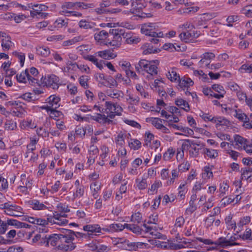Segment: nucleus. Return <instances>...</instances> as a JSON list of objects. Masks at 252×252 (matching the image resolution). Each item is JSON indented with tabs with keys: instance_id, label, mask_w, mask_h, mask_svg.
I'll use <instances>...</instances> for the list:
<instances>
[{
	"instance_id": "obj_10",
	"label": "nucleus",
	"mask_w": 252,
	"mask_h": 252,
	"mask_svg": "<svg viewBox=\"0 0 252 252\" xmlns=\"http://www.w3.org/2000/svg\"><path fill=\"white\" fill-rule=\"evenodd\" d=\"M215 58V55L212 52H206L201 56V60L198 62V66L201 68L208 67L210 65L212 60Z\"/></svg>"
},
{
	"instance_id": "obj_21",
	"label": "nucleus",
	"mask_w": 252,
	"mask_h": 252,
	"mask_svg": "<svg viewBox=\"0 0 252 252\" xmlns=\"http://www.w3.org/2000/svg\"><path fill=\"white\" fill-rule=\"evenodd\" d=\"M60 98L56 95H51L46 99V103L53 109H57L60 106Z\"/></svg>"
},
{
	"instance_id": "obj_43",
	"label": "nucleus",
	"mask_w": 252,
	"mask_h": 252,
	"mask_svg": "<svg viewBox=\"0 0 252 252\" xmlns=\"http://www.w3.org/2000/svg\"><path fill=\"white\" fill-rule=\"evenodd\" d=\"M252 168H249L248 169L242 170L241 179L246 180L248 182H252Z\"/></svg>"
},
{
	"instance_id": "obj_11",
	"label": "nucleus",
	"mask_w": 252,
	"mask_h": 252,
	"mask_svg": "<svg viewBox=\"0 0 252 252\" xmlns=\"http://www.w3.org/2000/svg\"><path fill=\"white\" fill-rule=\"evenodd\" d=\"M0 37L1 39V46L4 51L14 46V44L11 40V37L5 32L0 31Z\"/></svg>"
},
{
	"instance_id": "obj_59",
	"label": "nucleus",
	"mask_w": 252,
	"mask_h": 252,
	"mask_svg": "<svg viewBox=\"0 0 252 252\" xmlns=\"http://www.w3.org/2000/svg\"><path fill=\"white\" fill-rule=\"evenodd\" d=\"M238 71L241 73H252V64L245 63L241 65Z\"/></svg>"
},
{
	"instance_id": "obj_54",
	"label": "nucleus",
	"mask_w": 252,
	"mask_h": 252,
	"mask_svg": "<svg viewBox=\"0 0 252 252\" xmlns=\"http://www.w3.org/2000/svg\"><path fill=\"white\" fill-rule=\"evenodd\" d=\"M155 135L151 132L148 131L145 133L144 137V145L146 146H149L151 145L152 142L155 140Z\"/></svg>"
},
{
	"instance_id": "obj_8",
	"label": "nucleus",
	"mask_w": 252,
	"mask_h": 252,
	"mask_svg": "<svg viewBox=\"0 0 252 252\" xmlns=\"http://www.w3.org/2000/svg\"><path fill=\"white\" fill-rule=\"evenodd\" d=\"M202 189H205V188L204 187V184L202 182L198 181L196 182L193 187L192 188V191L195 193L193 194L191 196V200L190 201V207L187 209L186 212L188 213H191L193 212L195 210V208L193 206H191L193 204L194 201L196 200L197 198V193H198L199 191H200Z\"/></svg>"
},
{
	"instance_id": "obj_34",
	"label": "nucleus",
	"mask_w": 252,
	"mask_h": 252,
	"mask_svg": "<svg viewBox=\"0 0 252 252\" xmlns=\"http://www.w3.org/2000/svg\"><path fill=\"white\" fill-rule=\"evenodd\" d=\"M20 183L25 186L27 188L31 190L33 184V180L30 177H27L25 174H23L20 177Z\"/></svg>"
},
{
	"instance_id": "obj_48",
	"label": "nucleus",
	"mask_w": 252,
	"mask_h": 252,
	"mask_svg": "<svg viewBox=\"0 0 252 252\" xmlns=\"http://www.w3.org/2000/svg\"><path fill=\"white\" fill-rule=\"evenodd\" d=\"M179 171L177 169H174L171 170V175L169 176V178L166 181L167 185H171L173 184L175 180L179 177Z\"/></svg>"
},
{
	"instance_id": "obj_60",
	"label": "nucleus",
	"mask_w": 252,
	"mask_h": 252,
	"mask_svg": "<svg viewBox=\"0 0 252 252\" xmlns=\"http://www.w3.org/2000/svg\"><path fill=\"white\" fill-rule=\"evenodd\" d=\"M175 150L172 148H169L164 153L163 156V159L165 161H169L173 158Z\"/></svg>"
},
{
	"instance_id": "obj_12",
	"label": "nucleus",
	"mask_w": 252,
	"mask_h": 252,
	"mask_svg": "<svg viewBox=\"0 0 252 252\" xmlns=\"http://www.w3.org/2000/svg\"><path fill=\"white\" fill-rule=\"evenodd\" d=\"M199 36V34L194 31L188 30L183 32L179 35L180 39L185 42H192Z\"/></svg>"
},
{
	"instance_id": "obj_51",
	"label": "nucleus",
	"mask_w": 252,
	"mask_h": 252,
	"mask_svg": "<svg viewBox=\"0 0 252 252\" xmlns=\"http://www.w3.org/2000/svg\"><path fill=\"white\" fill-rule=\"evenodd\" d=\"M161 186V182L159 180H156L151 185V188L149 189L148 193L152 194L157 193L158 189Z\"/></svg>"
},
{
	"instance_id": "obj_38",
	"label": "nucleus",
	"mask_w": 252,
	"mask_h": 252,
	"mask_svg": "<svg viewBox=\"0 0 252 252\" xmlns=\"http://www.w3.org/2000/svg\"><path fill=\"white\" fill-rule=\"evenodd\" d=\"M18 82L21 83H26L28 82L30 83V78L29 77L28 70L26 69L16 76Z\"/></svg>"
},
{
	"instance_id": "obj_36",
	"label": "nucleus",
	"mask_w": 252,
	"mask_h": 252,
	"mask_svg": "<svg viewBox=\"0 0 252 252\" xmlns=\"http://www.w3.org/2000/svg\"><path fill=\"white\" fill-rule=\"evenodd\" d=\"M178 83L180 87L183 89L189 88L193 85V81L187 77L180 78Z\"/></svg>"
},
{
	"instance_id": "obj_44",
	"label": "nucleus",
	"mask_w": 252,
	"mask_h": 252,
	"mask_svg": "<svg viewBox=\"0 0 252 252\" xmlns=\"http://www.w3.org/2000/svg\"><path fill=\"white\" fill-rule=\"evenodd\" d=\"M212 123L216 124L217 126H227L229 125V121L225 118L220 116L214 117Z\"/></svg>"
},
{
	"instance_id": "obj_32",
	"label": "nucleus",
	"mask_w": 252,
	"mask_h": 252,
	"mask_svg": "<svg viewBox=\"0 0 252 252\" xmlns=\"http://www.w3.org/2000/svg\"><path fill=\"white\" fill-rule=\"evenodd\" d=\"M28 8H32L39 15L41 13V11L46 10L47 7L43 4H33L31 3L28 4L27 7H25L24 9L27 10Z\"/></svg>"
},
{
	"instance_id": "obj_27",
	"label": "nucleus",
	"mask_w": 252,
	"mask_h": 252,
	"mask_svg": "<svg viewBox=\"0 0 252 252\" xmlns=\"http://www.w3.org/2000/svg\"><path fill=\"white\" fill-rule=\"evenodd\" d=\"M29 77L30 78V84L34 85L37 83L38 71L37 69L32 67L28 70Z\"/></svg>"
},
{
	"instance_id": "obj_33",
	"label": "nucleus",
	"mask_w": 252,
	"mask_h": 252,
	"mask_svg": "<svg viewBox=\"0 0 252 252\" xmlns=\"http://www.w3.org/2000/svg\"><path fill=\"white\" fill-rule=\"evenodd\" d=\"M47 202L43 203L37 200H33L31 201V207L34 210H45L48 209V207L45 205Z\"/></svg>"
},
{
	"instance_id": "obj_9",
	"label": "nucleus",
	"mask_w": 252,
	"mask_h": 252,
	"mask_svg": "<svg viewBox=\"0 0 252 252\" xmlns=\"http://www.w3.org/2000/svg\"><path fill=\"white\" fill-rule=\"evenodd\" d=\"M146 122L152 125L157 129L163 133H169L170 130L162 124V120L158 118L149 117L146 119Z\"/></svg>"
},
{
	"instance_id": "obj_56",
	"label": "nucleus",
	"mask_w": 252,
	"mask_h": 252,
	"mask_svg": "<svg viewBox=\"0 0 252 252\" xmlns=\"http://www.w3.org/2000/svg\"><path fill=\"white\" fill-rule=\"evenodd\" d=\"M128 143L129 147L134 150H137L140 149L141 146V142L136 139H130Z\"/></svg>"
},
{
	"instance_id": "obj_47",
	"label": "nucleus",
	"mask_w": 252,
	"mask_h": 252,
	"mask_svg": "<svg viewBox=\"0 0 252 252\" xmlns=\"http://www.w3.org/2000/svg\"><path fill=\"white\" fill-rule=\"evenodd\" d=\"M108 116H106L104 114L99 113L94 116H91V119L99 123H105L108 120Z\"/></svg>"
},
{
	"instance_id": "obj_20",
	"label": "nucleus",
	"mask_w": 252,
	"mask_h": 252,
	"mask_svg": "<svg viewBox=\"0 0 252 252\" xmlns=\"http://www.w3.org/2000/svg\"><path fill=\"white\" fill-rule=\"evenodd\" d=\"M108 39H110V40L108 44L116 47H119L121 45L122 40L121 34L117 33L116 31L113 34H109Z\"/></svg>"
},
{
	"instance_id": "obj_2",
	"label": "nucleus",
	"mask_w": 252,
	"mask_h": 252,
	"mask_svg": "<svg viewBox=\"0 0 252 252\" xmlns=\"http://www.w3.org/2000/svg\"><path fill=\"white\" fill-rule=\"evenodd\" d=\"M159 63L157 60L148 61L140 60L135 64V68L137 72L144 71L147 74L145 77L148 80H152L153 77L158 74V66Z\"/></svg>"
},
{
	"instance_id": "obj_30",
	"label": "nucleus",
	"mask_w": 252,
	"mask_h": 252,
	"mask_svg": "<svg viewBox=\"0 0 252 252\" xmlns=\"http://www.w3.org/2000/svg\"><path fill=\"white\" fill-rule=\"evenodd\" d=\"M90 189L92 195L94 199L97 198L101 189V185L98 182H94L91 184Z\"/></svg>"
},
{
	"instance_id": "obj_50",
	"label": "nucleus",
	"mask_w": 252,
	"mask_h": 252,
	"mask_svg": "<svg viewBox=\"0 0 252 252\" xmlns=\"http://www.w3.org/2000/svg\"><path fill=\"white\" fill-rule=\"evenodd\" d=\"M163 85L164 82L161 79H156L151 85V88L154 90L160 91Z\"/></svg>"
},
{
	"instance_id": "obj_17",
	"label": "nucleus",
	"mask_w": 252,
	"mask_h": 252,
	"mask_svg": "<svg viewBox=\"0 0 252 252\" xmlns=\"http://www.w3.org/2000/svg\"><path fill=\"white\" fill-rule=\"evenodd\" d=\"M125 229L124 224L121 223H114L105 227H103V231L109 233L120 232Z\"/></svg>"
},
{
	"instance_id": "obj_52",
	"label": "nucleus",
	"mask_w": 252,
	"mask_h": 252,
	"mask_svg": "<svg viewBox=\"0 0 252 252\" xmlns=\"http://www.w3.org/2000/svg\"><path fill=\"white\" fill-rule=\"evenodd\" d=\"M124 13L127 14H134L142 18H150L152 16L151 13H141V14H139L137 10L134 8H131L129 11H125Z\"/></svg>"
},
{
	"instance_id": "obj_62",
	"label": "nucleus",
	"mask_w": 252,
	"mask_h": 252,
	"mask_svg": "<svg viewBox=\"0 0 252 252\" xmlns=\"http://www.w3.org/2000/svg\"><path fill=\"white\" fill-rule=\"evenodd\" d=\"M21 97L28 101H34L39 98V97L34 96V94H32V93H26L23 94Z\"/></svg>"
},
{
	"instance_id": "obj_19",
	"label": "nucleus",
	"mask_w": 252,
	"mask_h": 252,
	"mask_svg": "<svg viewBox=\"0 0 252 252\" xmlns=\"http://www.w3.org/2000/svg\"><path fill=\"white\" fill-rule=\"evenodd\" d=\"M146 246L145 243L142 242H130L128 240L125 242V245L122 246V249L128 251H137L139 248Z\"/></svg>"
},
{
	"instance_id": "obj_24",
	"label": "nucleus",
	"mask_w": 252,
	"mask_h": 252,
	"mask_svg": "<svg viewBox=\"0 0 252 252\" xmlns=\"http://www.w3.org/2000/svg\"><path fill=\"white\" fill-rule=\"evenodd\" d=\"M75 6V3L72 2H64L62 6V9L60 13L62 15L65 16H69L71 14V11L70 9H73L74 7Z\"/></svg>"
},
{
	"instance_id": "obj_23",
	"label": "nucleus",
	"mask_w": 252,
	"mask_h": 252,
	"mask_svg": "<svg viewBox=\"0 0 252 252\" xmlns=\"http://www.w3.org/2000/svg\"><path fill=\"white\" fill-rule=\"evenodd\" d=\"M106 94L108 97L118 100H121L124 97V93L118 90H107Z\"/></svg>"
},
{
	"instance_id": "obj_1",
	"label": "nucleus",
	"mask_w": 252,
	"mask_h": 252,
	"mask_svg": "<svg viewBox=\"0 0 252 252\" xmlns=\"http://www.w3.org/2000/svg\"><path fill=\"white\" fill-rule=\"evenodd\" d=\"M60 234L61 244L59 245V250L63 251H72L76 248V245L73 242L75 237H83L84 234L80 232H74L70 229H62Z\"/></svg>"
},
{
	"instance_id": "obj_40",
	"label": "nucleus",
	"mask_w": 252,
	"mask_h": 252,
	"mask_svg": "<svg viewBox=\"0 0 252 252\" xmlns=\"http://www.w3.org/2000/svg\"><path fill=\"white\" fill-rule=\"evenodd\" d=\"M126 101L128 104H135L138 105L140 101V98L138 96H134L132 94L128 93L126 91Z\"/></svg>"
},
{
	"instance_id": "obj_57",
	"label": "nucleus",
	"mask_w": 252,
	"mask_h": 252,
	"mask_svg": "<svg viewBox=\"0 0 252 252\" xmlns=\"http://www.w3.org/2000/svg\"><path fill=\"white\" fill-rule=\"evenodd\" d=\"M124 226H125V228L132 231L134 233H140L141 230L140 227L136 224L125 223Z\"/></svg>"
},
{
	"instance_id": "obj_29",
	"label": "nucleus",
	"mask_w": 252,
	"mask_h": 252,
	"mask_svg": "<svg viewBox=\"0 0 252 252\" xmlns=\"http://www.w3.org/2000/svg\"><path fill=\"white\" fill-rule=\"evenodd\" d=\"M77 63L67 60L65 63V65L62 66L61 68L64 72H72L77 70Z\"/></svg>"
},
{
	"instance_id": "obj_41",
	"label": "nucleus",
	"mask_w": 252,
	"mask_h": 252,
	"mask_svg": "<svg viewBox=\"0 0 252 252\" xmlns=\"http://www.w3.org/2000/svg\"><path fill=\"white\" fill-rule=\"evenodd\" d=\"M39 141V138L37 137H32L30 138V142L27 146V150L32 153H34V151L36 149V145Z\"/></svg>"
},
{
	"instance_id": "obj_63",
	"label": "nucleus",
	"mask_w": 252,
	"mask_h": 252,
	"mask_svg": "<svg viewBox=\"0 0 252 252\" xmlns=\"http://www.w3.org/2000/svg\"><path fill=\"white\" fill-rule=\"evenodd\" d=\"M187 121L188 125L191 127L195 131H198L199 128L197 127V124L194 119L191 116H188Z\"/></svg>"
},
{
	"instance_id": "obj_35",
	"label": "nucleus",
	"mask_w": 252,
	"mask_h": 252,
	"mask_svg": "<svg viewBox=\"0 0 252 252\" xmlns=\"http://www.w3.org/2000/svg\"><path fill=\"white\" fill-rule=\"evenodd\" d=\"M7 226H13L16 228H27L29 225L25 222H22L14 219H8L7 220Z\"/></svg>"
},
{
	"instance_id": "obj_53",
	"label": "nucleus",
	"mask_w": 252,
	"mask_h": 252,
	"mask_svg": "<svg viewBox=\"0 0 252 252\" xmlns=\"http://www.w3.org/2000/svg\"><path fill=\"white\" fill-rule=\"evenodd\" d=\"M36 53L42 57H47L50 55V51L48 47L42 46L36 48Z\"/></svg>"
},
{
	"instance_id": "obj_25",
	"label": "nucleus",
	"mask_w": 252,
	"mask_h": 252,
	"mask_svg": "<svg viewBox=\"0 0 252 252\" xmlns=\"http://www.w3.org/2000/svg\"><path fill=\"white\" fill-rule=\"evenodd\" d=\"M251 217L249 216H245L241 217L239 221L237 222L238 230H236L237 233H239L243 229V227L249 224L251 221Z\"/></svg>"
},
{
	"instance_id": "obj_26",
	"label": "nucleus",
	"mask_w": 252,
	"mask_h": 252,
	"mask_svg": "<svg viewBox=\"0 0 252 252\" xmlns=\"http://www.w3.org/2000/svg\"><path fill=\"white\" fill-rule=\"evenodd\" d=\"M95 55L105 60L113 59L117 57V55L115 53L112 52L109 50L98 51L95 54Z\"/></svg>"
},
{
	"instance_id": "obj_61",
	"label": "nucleus",
	"mask_w": 252,
	"mask_h": 252,
	"mask_svg": "<svg viewBox=\"0 0 252 252\" xmlns=\"http://www.w3.org/2000/svg\"><path fill=\"white\" fill-rule=\"evenodd\" d=\"M229 188V185L225 182L221 183L220 184L219 191L221 196H224L228 191Z\"/></svg>"
},
{
	"instance_id": "obj_16",
	"label": "nucleus",
	"mask_w": 252,
	"mask_h": 252,
	"mask_svg": "<svg viewBox=\"0 0 252 252\" xmlns=\"http://www.w3.org/2000/svg\"><path fill=\"white\" fill-rule=\"evenodd\" d=\"M94 37L95 41L100 44H107L109 40H110V39H108V33L104 30L95 33Z\"/></svg>"
},
{
	"instance_id": "obj_22",
	"label": "nucleus",
	"mask_w": 252,
	"mask_h": 252,
	"mask_svg": "<svg viewBox=\"0 0 252 252\" xmlns=\"http://www.w3.org/2000/svg\"><path fill=\"white\" fill-rule=\"evenodd\" d=\"M166 76L172 82L178 83L180 79L178 70L175 68H171L169 69L166 74Z\"/></svg>"
},
{
	"instance_id": "obj_39",
	"label": "nucleus",
	"mask_w": 252,
	"mask_h": 252,
	"mask_svg": "<svg viewBox=\"0 0 252 252\" xmlns=\"http://www.w3.org/2000/svg\"><path fill=\"white\" fill-rule=\"evenodd\" d=\"M203 153L205 157H207L210 158H216L219 156L218 151L211 148H204Z\"/></svg>"
},
{
	"instance_id": "obj_28",
	"label": "nucleus",
	"mask_w": 252,
	"mask_h": 252,
	"mask_svg": "<svg viewBox=\"0 0 252 252\" xmlns=\"http://www.w3.org/2000/svg\"><path fill=\"white\" fill-rule=\"evenodd\" d=\"M147 176L144 174L141 178H137L135 180L136 187L140 190H143L147 188L148 184L147 182Z\"/></svg>"
},
{
	"instance_id": "obj_15",
	"label": "nucleus",
	"mask_w": 252,
	"mask_h": 252,
	"mask_svg": "<svg viewBox=\"0 0 252 252\" xmlns=\"http://www.w3.org/2000/svg\"><path fill=\"white\" fill-rule=\"evenodd\" d=\"M6 214L14 217H21L24 214L23 209L16 205L9 204L8 209L4 211Z\"/></svg>"
},
{
	"instance_id": "obj_4",
	"label": "nucleus",
	"mask_w": 252,
	"mask_h": 252,
	"mask_svg": "<svg viewBox=\"0 0 252 252\" xmlns=\"http://www.w3.org/2000/svg\"><path fill=\"white\" fill-rule=\"evenodd\" d=\"M94 78L99 87H107L111 88L117 86L116 81L111 77H107L103 73H96L94 75Z\"/></svg>"
},
{
	"instance_id": "obj_18",
	"label": "nucleus",
	"mask_w": 252,
	"mask_h": 252,
	"mask_svg": "<svg viewBox=\"0 0 252 252\" xmlns=\"http://www.w3.org/2000/svg\"><path fill=\"white\" fill-rule=\"evenodd\" d=\"M46 85L53 89H58L59 86V78L56 75L52 74L48 76L45 81Z\"/></svg>"
},
{
	"instance_id": "obj_45",
	"label": "nucleus",
	"mask_w": 252,
	"mask_h": 252,
	"mask_svg": "<svg viewBox=\"0 0 252 252\" xmlns=\"http://www.w3.org/2000/svg\"><path fill=\"white\" fill-rule=\"evenodd\" d=\"M83 39V37L81 35L75 36L71 39L64 41L63 42L62 45L64 47L70 46L82 41Z\"/></svg>"
},
{
	"instance_id": "obj_6",
	"label": "nucleus",
	"mask_w": 252,
	"mask_h": 252,
	"mask_svg": "<svg viewBox=\"0 0 252 252\" xmlns=\"http://www.w3.org/2000/svg\"><path fill=\"white\" fill-rule=\"evenodd\" d=\"M104 112L107 114L110 118H113L116 115H120L123 111L121 106L117 103H113L110 101L105 102Z\"/></svg>"
},
{
	"instance_id": "obj_14",
	"label": "nucleus",
	"mask_w": 252,
	"mask_h": 252,
	"mask_svg": "<svg viewBox=\"0 0 252 252\" xmlns=\"http://www.w3.org/2000/svg\"><path fill=\"white\" fill-rule=\"evenodd\" d=\"M83 230L90 234H94L95 235L102 234L104 233L103 228H101L98 224H89L83 226Z\"/></svg>"
},
{
	"instance_id": "obj_31",
	"label": "nucleus",
	"mask_w": 252,
	"mask_h": 252,
	"mask_svg": "<svg viewBox=\"0 0 252 252\" xmlns=\"http://www.w3.org/2000/svg\"><path fill=\"white\" fill-rule=\"evenodd\" d=\"M224 220L228 229H233L236 231L238 230L237 223H236V222L232 220V215L231 214L227 216Z\"/></svg>"
},
{
	"instance_id": "obj_49",
	"label": "nucleus",
	"mask_w": 252,
	"mask_h": 252,
	"mask_svg": "<svg viewBox=\"0 0 252 252\" xmlns=\"http://www.w3.org/2000/svg\"><path fill=\"white\" fill-rule=\"evenodd\" d=\"M181 131L182 132H176L175 134L177 135H184L187 137L192 136L194 134V131L193 129L188 127L182 126Z\"/></svg>"
},
{
	"instance_id": "obj_5",
	"label": "nucleus",
	"mask_w": 252,
	"mask_h": 252,
	"mask_svg": "<svg viewBox=\"0 0 252 252\" xmlns=\"http://www.w3.org/2000/svg\"><path fill=\"white\" fill-rule=\"evenodd\" d=\"M158 26L156 23H149L142 25L141 32L146 35L152 37H163L162 32H158Z\"/></svg>"
},
{
	"instance_id": "obj_37",
	"label": "nucleus",
	"mask_w": 252,
	"mask_h": 252,
	"mask_svg": "<svg viewBox=\"0 0 252 252\" xmlns=\"http://www.w3.org/2000/svg\"><path fill=\"white\" fill-rule=\"evenodd\" d=\"M175 103L177 106L186 112H189L190 110L189 103L182 98L179 97L176 99Z\"/></svg>"
},
{
	"instance_id": "obj_46",
	"label": "nucleus",
	"mask_w": 252,
	"mask_h": 252,
	"mask_svg": "<svg viewBox=\"0 0 252 252\" xmlns=\"http://www.w3.org/2000/svg\"><path fill=\"white\" fill-rule=\"evenodd\" d=\"M213 177V172L211 168L208 166L204 167L202 173V178L203 180L207 181Z\"/></svg>"
},
{
	"instance_id": "obj_3",
	"label": "nucleus",
	"mask_w": 252,
	"mask_h": 252,
	"mask_svg": "<svg viewBox=\"0 0 252 252\" xmlns=\"http://www.w3.org/2000/svg\"><path fill=\"white\" fill-rule=\"evenodd\" d=\"M60 234L54 233L45 236L36 234L32 238V242L37 243L39 246L46 247H57L59 249V245L61 244Z\"/></svg>"
},
{
	"instance_id": "obj_58",
	"label": "nucleus",
	"mask_w": 252,
	"mask_h": 252,
	"mask_svg": "<svg viewBox=\"0 0 252 252\" xmlns=\"http://www.w3.org/2000/svg\"><path fill=\"white\" fill-rule=\"evenodd\" d=\"M215 245L221 247H226L233 245L232 243L225 238H220L215 241Z\"/></svg>"
},
{
	"instance_id": "obj_13",
	"label": "nucleus",
	"mask_w": 252,
	"mask_h": 252,
	"mask_svg": "<svg viewBox=\"0 0 252 252\" xmlns=\"http://www.w3.org/2000/svg\"><path fill=\"white\" fill-rule=\"evenodd\" d=\"M247 141V139L238 134H235L233 136L232 146L238 150H243L246 145Z\"/></svg>"
},
{
	"instance_id": "obj_64",
	"label": "nucleus",
	"mask_w": 252,
	"mask_h": 252,
	"mask_svg": "<svg viewBox=\"0 0 252 252\" xmlns=\"http://www.w3.org/2000/svg\"><path fill=\"white\" fill-rule=\"evenodd\" d=\"M193 145L192 142L191 140L189 139L185 140L182 144L181 149L183 151H189Z\"/></svg>"
},
{
	"instance_id": "obj_7",
	"label": "nucleus",
	"mask_w": 252,
	"mask_h": 252,
	"mask_svg": "<svg viewBox=\"0 0 252 252\" xmlns=\"http://www.w3.org/2000/svg\"><path fill=\"white\" fill-rule=\"evenodd\" d=\"M66 217L65 214H62V213H59L57 211H55L53 213L52 216H48L47 219L49 223L52 225H64L68 223V220L65 219Z\"/></svg>"
},
{
	"instance_id": "obj_55",
	"label": "nucleus",
	"mask_w": 252,
	"mask_h": 252,
	"mask_svg": "<svg viewBox=\"0 0 252 252\" xmlns=\"http://www.w3.org/2000/svg\"><path fill=\"white\" fill-rule=\"evenodd\" d=\"M240 13L248 17H252V4L243 6L240 10Z\"/></svg>"
},
{
	"instance_id": "obj_42",
	"label": "nucleus",
	"mask_w": 252,
	"mask_h": 252,
	"mask_svg": "<svg viewBox=\"0 0 252 252\" xmlns=\"http://www.w3.org/2000/svg\"><path fill=\"white\" fill-rule=\"evenodd\" d=\"M126 134L123 132H119L115 138V141L116 144L117 148L119 147H123L125 144V139Z\"/></svg>"
}]
</instances>
